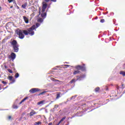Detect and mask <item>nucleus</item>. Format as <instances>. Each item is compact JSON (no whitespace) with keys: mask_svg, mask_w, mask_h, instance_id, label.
Segmentation results:
<instances>
[{"mask_svg":"<svg viewBox=\"0 0 125 125\" xmlns=\"http://www.w3.org/2000/svg\"><path fill=\"white\" fill-rule=\"evenodd\" d=\"M35 29H36V25H33L27 30H23V34L25 36H28V35H30V36H34V35H35L34 30H35Z\"/></svg>","mask_w":125,"mask_h":125,"instance_id":"obj_1","label":"nucleus"},{"mask_svg":"<svg viewBox=\"0 0 125 125\" xmlns=\"http://www.w3.org/2000/svg\"><path fill=\"white\" fill-rule=\"evenodd\" d=\"M12 45L13 48L14 50V52H18L19 51V45L16 40H13L10 42Z\"/></svg>","mask_w":125,"mask_h":125,"instance_id":"obj_2","label":"nucleus"},{"mask_svg":"<svg viewBox=\"0 0 125 125\" xmlns=\"http://www.w3.org/2000/svg\"><path fill=\"white\" fill-rule=\"evenodd\" d=\"M75 69L76 70H81L82 72H85L86 71V67L84 64H83V65H77L75 66Z\"/></svg>","mask_w":125,"mask_h":125,"instance_id":"obj_3","label":"nucleus"},{"mask_svg":"<svg viewBox=\"0 0 125 125\" xmlns=\"http://www.w3.org/2000/svg\"><path fill=\"white\" fill-rule=\"evenodd\" d=\"M23 31H24V30H20L18 32L19 38L21 39V40H23V39L25 38V36L23 34Z\"/></svg>","mask_w":125,"mask_h":125,"instance_id":"obj_4","label":"nucleus"},{"mask_svg":"<svg viewBox=\"0 0 125 125\" xmlns=\"http://www.w3.org/2000/svg\"><path fill=\"white\" fill-rule=\"evenodd\" d=\"M39 91H41V89L38 88H33L29 90V92L30 93H36L37 92H39Z\"/></svg>","mask_w":125,"mask_h":125,"instance_id":"obj_5","label":"nucleus"},{"mask_svg":"<svg viewBox=\"0 0 125 125\" xmlns=\"http://www.w3.org/2000/svg\"><path fill=\"white\" fill-rule=\"evenodd\" d=\"M9 59H11L12 60H14V59H15V58H16V54H15V53H12L11 54V55L8 56V58Z\"/></svg>","mask_w":125,"mask_h":125,"instance_id":"obj_6","label":"nucleus"},{"mask_svg":"<svg viewBox=\"0 0 125 125\" xmlns=\"http://www.w3.org/2000/svg\"><path fill=\"white\" fill-rule=\"evenodd\" d=\"M46 7H47V4L43 2L42 3V12H44V11H45V9H46Z\"/></svg>","mask_w":125,"mask_h":125,"instance_id":"obj_7","label":"nucleus"},{"mask_svg":"<svg viewBox=\"0 0 125 125\" xmlns=\"http://www.w3.org/2000/svg\"><path fill=\"white\" fill-rule=\"evenodd\" d=\"M8 79L10 81V84H12V83H15V79H13V76H8Z\"/></svg>","mask_w":125,"mask_h":125,"instance_id":"obj_8","label":"nucleus"},{"mask_svg":"<svg viewBox=\"0 0 125 125\" xmlns=\"http://www.w3.org/2000/svg\"><path fill=\"white\" fill-rule=\"evenodd\" d=\"M8 79L10 81V84H12V83H15V79H13V76H8Z\"/></svg>","mask_w":125,"mask_h":125,"instance_id":"obj_9","label":"nucleus"},{"mask_svg":"<svg viewBox=\"0 0 125 125\" xmlns=\"http://www.w3.org/2000/svg\"><path fill=\"white\" fill-rule=\"evenodd\" d=\"M23 19L26 24H28V23H29V18H27V17L25 16H23Z\"/></svg>","mask_w":125,"mask_h":125,"instance_id":"obj_10","label":"nucleus"},{"mask_svg":"<svg viewBox=\"0 0 125 125\" xmlns=\"http://www.w3.org/2000/svg\"><path fill=\"white\" fill-rule=\"evenodd\" d=\"M85 75H83V76H77L76 78H77L76 81H81L82 79L85 78Z\"/></svg>","mask_w":125,"mask_h":125,"instance_id":"obj_11","label":"nucleus"},{"mask_svg":"<svg viewBox=\"0 0 125 125\" xmlns=\"http://www.w3.org/2000/svg\"><path fill=\"white\" fill-rule=\"evenodd\" d=\"M32 111L30 112L29 113V116L32 117V116H34V115H36L37 114V112L36 111H34L33 109L32 110Z\"/></svg>","mask_w":125,"mask_h":125,"instance_id":"obj_12","label":"nucleus"},{"mask_svg":"<svg viewBox=\"0 0 125 125\" xmlns=\"http://www.w3.org/2000/svg\"><path fill=\"white\" fill-rule=\"evenodd\" d=\"M27 5H28V3L25 2L24 4H23L21 5V7L22 8H23V9H26Z\"/></svg>","mask_w":125,"mask_h":125,"instance_id":"obj_13","label":"nucleus"},{"mask_svg":"<svg viewBox=\"0 0 125 125\" xmlns=\"http://www.w3.org/2000/svg\"><path fill=\"white\" fill-rule=\"evenodd\" d=\"M27 99H28V97H26L23 99H22L21 100V101L19 103L20 105L22 104L23 103V102H24L25 101H26V100H27Z\"/></svg>","mask_w":125,"mask_h":125,"instance_id":"obj_14","label":"nucleus"},{"mask_svg":"<svg viewBox=\"0 0 125 125\" xmlns=\"http://www.w3.org/2000/svg\"><path fill=\"white\" fill-rule=\"evenodd\" d=\"M60 94H61V92H57V97H56V99H59V98H60V97H61Z\"/></svg>","mask_w":125,"mask_h":125,"instance_id":"obj_15","label":"nucleus"},{"mask_svg":"<svg viewBox=\"0 0 125 125\" xmlns=\"http://www.w3.org/2000/svg\"><path fill=\"white\" fill-rule=\"evenodd\" d=\"M80 73H81V71H80V70H75L73 72V75H77L78 74H80Z\"/></svg>","mask_w":125,"mask_h":125,"instance_id":"obj_16","label":"nucleus"},{"mask_svg":"<svg viewBox=\"0 0 125 125\" xmlns=\"http://www.w3.org/2000/svg\"><path fill=\"white\" fill-rule=\"evenodd\" d=\"M37 21L40 23H42V22H43V20L42 18H40L38 19Z\"/></svg>","mask_w":125,"mask_h":125,"instance_id":"obj_17","label":"nucleus"},{"mask_svg":"<svg viewBox=\"0 0 125 125\" xmlns=\"http://www.w3.org/2000/svg\"><path fill=\"white\" fill-rule=\"evenodd\" d=\"M46 16V13L43 12L41 14V17L42 18L45 17Z\"/></svg>","mask_w":125,"mask_h":125,"instance_id":"obj_18","label":"nucleus"},{"mask_svg":"<svg viewBox=\"0 0 125 125\" xmlns=\"http://www.w3.org/2000/svg\"><path fill=\"white\" fill-rule=\"evenodd\" d=\"M120 74L122 75V76H123V77H125V71H120Z\"/></svg>","mask_w":125,"mask_h":125,"instance_id":"obj_19","label":"nucleus"},{"mask_svg":"<svg viewBox=\"0 0 125 125\" xmlns=\"http://www.w3.org/2000/svg\"><path fill=\"white\" fill-rule=\"evenodd\" d=\"M36 29H37V28H39V27H40V26H41V23H39V22H37L36 23Z\"/></svg>","mask_w":125,"mask_h":125,"instance_id":"obj_20","label":"nucleus"},{"mask_svg":"<svg viewBox=\"0 0 125 125\" xmlns=\"http://www.w3.org/2000/svg\"><path fill=\"white\" fill-rule=\"evenodd\" d=\"M76 82H77V80L75 79H73L70 82V83H76Z\"/></svg>","mask_w":125,"mask_h":125,"instance_id":"obj_21","label":"nucleus"},{"mask_svg":"<svg viewBox=\"0 0 125 125\" xmlns=\"http://www.w3.org/2000/svg\"><path fill=\"white\" fill-rule=\"evenodd\" d=\"M99 90H100V88L99 87H97V88H96L95 89V91L96 92H98V91H99Z\"/></svg>","mask_w":125,"mask_h":125,"instance_id":"obj_22","label":"nucleus"},{"mask_svg":"<svg viewBox=\"0 0 125 125\" xmlns=\"http://www.w3.org/2000/svg\"><path fill=\"white\" fill-rule=\"evenodd\" d=\"M44 93H46V91H43V92L39 93L38 95H43V94H44Z\"/></svg>","mask_w":125,"mask_h":125,"instance_id":"obj_23","label":"nucleus"},{"mask_svg":"<svg viewBox=\"0 0 125 125\" xmlns=\"http://www.w3.org/2000/svg\"><path fill=\"white\" fill-rule=\"evenodd\" d=\"M43 102H44V101H42L37 103L38 105H41V104H43Z\"/></svg>","mask_w":125,"mask_h":125,"instance_id":"obj_24","label":"nucleus"},{"mask_svg":"<svg viewBox=\"0 0 125 125\" xmlns=\"http://www.w3.org/2000/svg\"><path fill=\"white\" fill-rule=\"evenodd\" d=\"M7 71L9 72V73H10V74H13V71H12V70H11V69H8Z\"/></svg>","mask_w":125,"mask_h":125,"instance_id":"obj_25","label":"nucleus"},{"mask_svg":"<svg viewBox=\"0 0 125 125\" xmlns=\"http://www.w3.org/2000/svg\"><path fill=\"white\" fill-rule=\"evenodd\" d=\"M19 77V74L18 73H17L15 75V78H16V79H17V78Z\"/></svg>","mask_w":125,"mask_h":125,"instance_id":"obj_26","label":"nucleus"},{"mask_svg":"<svg viewBox=\"0 0 125 125\" xmlns=\"http://www.w3.org/2000/svg\"><path fill=\"white\" fill-rule=\"evenodd\" d=\"M58 107H59V105H58V104H56V105H55V106H54V108H55V109H57V108H58Z\"/></svg>","mask_w":125,"mask_h":125,"instance_id":"obj_27","label":"nucleus"},{"mask_svg":"<svg viewBox=\"0 0 125 125\" xmlns=\"http://www.w3.org/2000/svg\"><path fill=\"white\" fill-rule=\"evenodd\" d=\"M101 23H104V22H105V20L104 19H101L100 21Z\"/></svg>","mask_w":125,"mask_h":125,"instance_id":"obj_28","label":"nucleus"},{"mask_svg":"<svg viewBox=\"0 0 125 125\" xmlns=\"http://www.w3.org/2000/svg\"><path fill=\"white\" fill-rule=\"evenodd\" d=\"M76 97H77V95H75V96H72L70 99H75V98H76Z\"/></svg>","mask_w":125,"mask_h":125,"instance_id":"obj_29","label":"nucleus"},{"mask_svg":"<svg viewBox=\"0 0 125 125\" xmlns=\"http://www.w3.org/2000/svg\"><path fill=\"white\" fill-rule=\"evenodd\" d=\"M36 125H41L42 124V122H36Z\"/></svg>","mask_w":125,"mask_h":125,"instance_id":"obj_30","label":"nucleus"},{"mask_svg":"<svg viewBox=\"0 0 125 125\" xmlns=\"http://www.w3.org/2000/svg\"><path fill=\"white\" fill-rule=\"evenodd\" d=\"M13 108L14 109H18V106L17 105H14Z\"/></svg>","mask_w":125,"mask_h":125,"instance_id":"obj_31","label":"nucleus"},{"mask_svg":"<svg viewBox=\"0 0 125 125\" xmlns=\"http://www.w3.org/2000/svg\"><path fill=\"white\" fill-rule=\"evenodd\" d=\"M15 0H8V1L9 3H10V2H12V1H14Z\"/></svg>","mask_w":125,"mask_h":125,"instance_id":"obj_32","label":"nucleus"},{"mask_svg":"<svg viewBox=\"0 0 125 125\" xmlns=\"http://www.w3.org/2000/svg\"><path fill=\"white\" fill-rule=\"evenodd\" d=\"M1 83H3V84H6L7 83L5 81H2Z\"/></svg>","mask_w":125,"mask_h":125,"instance_id":"obj_33","label":"nucleus"},{"mask_svg":"<svg viewBox=\"0 0 125 125\" xmlns=\"http://www.w3.org/2000/svg\"><path fill=\"white\" fill-rule=\"evenodd\" d=\"M50 1H53V2H56L57 0H50Z\"/></svg>","mask_w":125,"mask_h":125,"instance_id":"obj_34","label":"nucleus"},{"mask_svg":"<svg viewBox=\"0 0 125 125\" xmlns=\"http://www.w3.org/2000/svg\"><path fill=\"white\" fill-rule=\"evenodd\" d=\"M8 120H11V116H9L8 117Z\"/></svg>","mask_w":125,"mask_h":125,"instance_id":"obj_35","label":"nucleus"},{"mask_svg":"<svg viewBox=\"0 0 125 125\" xmlns=\"http://www.w3.org/2000/svg\"><path fill=\"white\" fill-rule=\"evenodd\" d=\"M45 2H49V1H50V0H44Z\"/></svg>","mask_w":125,"mask_h":125,"instance_id":"obj_36","label":"nucleus"},{"mask_svg":"<svg viewBox=\"0 0 125 125\" xmlns=\"http://www.w3.org/2000/svg\"><path fill=\"white\" fill-rule=\"evenodd\" d=\"M64 66H65L66 67H70V65L68 64H65Z\"/></svg>","mask_w":125,"mask_h":125,"instance_id":"obj_37","label":"nucleus"},{"mask_svg":"<svg viewBox=\"0 0 125 125\" xmlns=\"http://www.w3.org/2000/svg\"><path fill=\"white\" fill-rule=\"evenodd\" d=\"M48 125H52V123H50Z\"/></svg>","mask_w":125,"mask_h":125,"instance_id":"obj_38","label":"nucleus"},{"mask_svg":"<svg viewBox=\"0 0 125 125\" xmlns=\"http://www.w3.org/2000/svg\"><path fill=\"white\" fill-rule=\"evenodd\" d=\"M55 81H56V82H59V80H56Z\"/></svg>","mask_w":125,"mask_h":125,"instance_id":"obj_39","label":"nucleus"},{"mask_svg":"<svg viewBox=\"0 0 125 125\" xmlns=\"http://www.w3.org/2000/svg\"><path fill=\"white\" fill-rule=\"evenodd\" d=\"M1 10V7L0 6V11Z\"/></svg>","mask_w":125,"mask_h":125,"instance_id":"obj_40","label":"nucleus"},{"mask_svg":"<svg viewBox=\"0 0 125 125\" xmlns=\"http://www.w3.org/2000/svg\"><path fill=\"white\" fill-rule=\"evenodd\" d=\"M1 90V88L0 85V90Z\"/></svg>","mask_w":125,"mask_h":125,"instance_id":"obj_41","label":"nucleus"},{"mask_svg":"<svg viewBox=\"0 0 125 125\" xmlns=\"http://www.w3.org/2000/svg\"><path fill=\"white\" fill-rule=\"evenodd\" d=\"M5 88H7V86L6 87H5V88H4V89H5Z\"/></svg>","mask_w":125,"mask_h":125,"instance_id":"obj_42","label":"nucleus"},{"mask_svg":"<svg viewBox=\"0 0 125 125\" xmlns=\"http://www.w3.org/2000/svg\"><path fill=\"white\" fill-rule=\"evenodd\" d=\"M12 7H13L12 6H11V7H10L11 8H12Z\"/></svg>","mask_w":125,"mask_h":125,"instance_id":"obj_43","label":"nucleus"},{"mask_svg":"<svg viewBox=\"0 0 125 125\" xmlns=\"http://www.w3.org/2000/svg\"><path fill=\"white\" fill-rule=\"evenodd\" d=\"M18 9H19V7H18Z\"/></svg>","mask_w":125,"mask_h":125,"instance_id":"obj_44","label":"nucleus"},{"mask_svg":"<svg viewBox=\"0 0 125 125\" xmlns=\"http://www.w3.org/2000/svg\"><path fill=\"white\" fill-rule=\"evenodd\" d=\"M52 102H53V101H51V103H52Z\"/></svg>","mask_w":125,"mask_h":125,"instance_id":"obj_45","label":"nucleus"}]
</instances>
